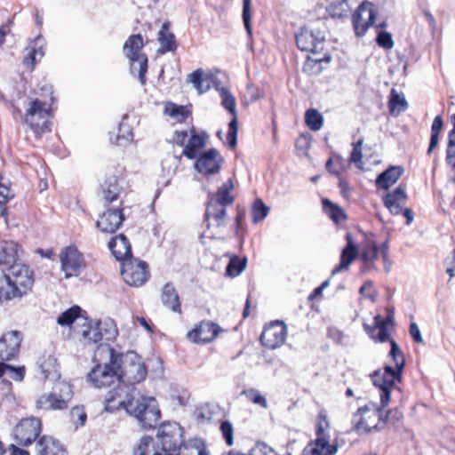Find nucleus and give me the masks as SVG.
I'll use <instances>...</instances> for the list:
<instances>
[{
	"instance_id": "13d9d810",
	"label": "nucleus",
	"mask_w": 455,
	"mask_h": 455,
	"mask_svg": "<svg viewBox=\"0 0 455 455\" xmlns=\"http://www.w3.org/2000/svg\"><path fill=\"white\" fill-rule=\"evenodd\" d=\"M237 131H238V123L236 116H234L232 120L228 124V145L231 148H235L237 143Z\"/></svg>"
},
{
	"instance_id": "4468645a",
	"label": "nucleus",
	"mask_w": 455,
	"mask_h": 455,
	"mask_svg": "<svg viewBox=\"0 0 455 455\" xmlns=\"http://www.w3.org/2000/svg\"><path fill=\"white\" fill-rule=\"evenodd\" d=\"M42 420L39 418L30 417L21 419L14 427V437L21 446L31 445L40 435Z\"/></svg>"
},
{
	"instance_id": "c85d7f7f",
	"label": "nucleus",
	"mask_w": 455,
	"mask_h": 455,
	"mask_svg": "<svg viewBox=\"0 0 455 455\" xmlns=\"http://www.w3.org/2000/svg\"><path fill=\"white\" fill-rule=\"evenodd\" d=\"M233 188L232 180H227L219 188L215 194H209L208 202L226 208L228 205L232 204L235 200L234 196L230 194Z\"/></svg>"
},
{
	"instance_id": "f257e3e1",
	"label": "nucleus",
	"mask_w": 455,
	"mask_h": 455,
	"mask_svg": "<svg viewBox=\"0 0 455 455\" xmlns=\"http://www.w3.org/2000/svg\"><path fill=\"white\" fill-rule=\"evenodd\" d=\"M136 389L123 382L109 390L105 397V409L115 411L124 409L126 412L137 419L141 427L151 429L155 427L161 416L156 400L154 397H135Z\"/></svg>"
},
{
	"instance_id": "bb28decb",
	"label": "nucleus",
	"mask_w": 455,
	"mask_h": 455,
	"mask_svg": "<svg viewBox=\"0 0 455 455\" xmlns=\"http://www.w3.org/2000/svg\"><path fill=\"white\" fill-rule=\"evenodd\" d=\"M108 248L117 260L132 259V248L128 238L124 235H119L108 242Z\"/></svg>"
},
{
	"instance_id": "2eb2a0df",
	"label": "nucleus",
	"mask_w": 455,
	"mask_h": 455,
	"mask_svg": "<svg viewBox=\"0 0 455 455\" xmlns=\"http://www.w3.org/2000/svg\"><path fill=\"white\" fill-rule=\"evenodd\" d=\"M59 257L65 278L77 276L86 266L84 255L76 246L70 245L63 248Z\"/></svg>"
},
{
	"instance_id": "79ce46f5",
	"label": "nucleus",
	"mask_w": 455,
	"mask_h": 455,
	"mask_svg": "<svg viewBox=\"0 0 455 455\" xmlns=\"http://www.w3.org/2000/svg\"><path fill=\"white\" fill-rule=\"evenodd\" d=\"M388 108L390 114H394L395 112L399 114L406 111L408 108V103L403 94L398 93L395 89H392L389 95Z\"/></svg>"
},
{
	"instance_id": "6e6552de",
	"label": "nucleus",
	"mask_w": 455,
	"mask_h": 455,
	"mask_svg": "<svg viewBox=\"0 0 455 455\" xmlns=\"http://www.w3.org/2000/svg\"><path fill=\"white\" fill-rule=\"evenodd\" d=\"M328 428L329 421L327 417L320 413L315 430L316 439L314 443L307 444L304 448L303 455H335L337 453L338 447L331 444L329 442Z\"/></svg>"
},
{
	"instance_id": "b1692460",
	"label": "nucleus",
	"mask_w": 455,
	"mask_h": 455,
	"mask_svg": "<svg viewBox=\"0 0 455 455\" xmlns=\"http://www.w3.org/2000/svg\"><path fill=\"white\" fill-rule=\"evenodd\" d=\"M345 239L347 241V244L341 251L339 264L336 266L331 271L332 275L342 271L347 270L350 264L358 256V248L357 245L353 241L352 235L350 233H347Z\"/></svg>"
},
{
	"instance_id": "a18cd8bd",
	"label": "nucleus",
	"mask_w": 455,
	"mask_h": 455,
	"mask_svg": "<svg viewBox=\"0 0 455 455\" xmlns=\"http://www.w3.org/2000/svg\"><path fill=\"white\" fill-rule=\"evenodd\" d=\"M364 330L371 336V338L376 341L385 342L389 339V334L387 327L380 324H375L373 328L367 324H363Z\"/></svg>"
},
{
	"instance_id": "0eeeda50",
	"label": "nucleus",
	"mask_w": 455,
	"mask_h": 455,
	"mask_svg": "<svg viewBox=\"0 0 455 455\" xmlns=\"http://www.w3.org/2000/svg\"><path fill=\"white\" fill-rule=\"evenodd\" d=\"M157 450L169 453H177L183 444V429L176 422H165L160 425L156 440Z\"/></svg>"
},
{
	"instance_id": "4be33fe9",
	"label": "nucleus",
	"mask_w": 455,
	"mask_h": 455,
	"mask_svg": "<svg viewBox=\"0 0 455 455\" xmlns=\"http://www.w3.org/2000/svg\"><path fill=\"white\" fill-rule=\"evenodd\" d=\"M41 90L49 95V99L37 98L32 100L29 104V108L26 114H52L56 111L54 107L55 98L53 97V92L52 85H44Z\"/></svg>"
},
{
	"instance_id": "9d476101",
	"label": "nucleus",
	"mask_w": 455,
	"mask_h": 455,
	"mask_svg": "<svg viewBox=\"0 0 455 455\" xmlns=\"http://www.w3.org/2000/svg\"><path fill=\"white\" fill-rule=\"evenodd\" d=\"M81 336L86 343H98L102 339L106 341L113 340L117 335L116 328L111 323H92L87 317L81 319Z\"/></svg>"
},
{
	"instance_id": "412c9836",
	"label": "nucleus",
	"mask_w": 455,
	"mask_h": 455,
	"mask_svg": "<svg viewBox=\"0 0 455 455\" xmlns=\"http://www.w3.org/2000/svg\"><path fill=\"white\" fill-rule=\"evenodd\" d=\"M221 331V328L213 322L203 321L188 333V338L194 343H209Z\"/></svg>"
},
{
	"instance_id": "39448f33",
	"label": "nucleus",
	"mask_w": 455,
	"mask_h": 455,
	"mask_svg": "<svg viewBox=\"0 0 455 455\" xmlns=\"http://www.w3.org/2000/svg\"><path fill=\"white\" fill-rule=\"evenodd\" d=\"M73 398L72 386L65 381L55 384L50 393L43 394L36 402V408L44 411H62Z\"/></svg>"
},
{
	"instance_id": "5fc2aeb1",
	"label": "nucleus",
	"mask_w": 455,
	"mask_h": 455,
	"mask_svg": "<svg viewBox=\"0 0 455 455\" xmlns=\"http://www.w3.org/2000/svg\"><path fill=\"white\" fill-rule=\"evenodd\" d=\"M130 116H123L118 126L117 139H123L127 141L132 140L133 138L132 127L129 123Z\"/></svg>"
},
{
	"instance_id": "e433bc0d",
	"label": "nucleus",
	"mask_w": 455,
	"mask_h": 455,
	"mask_svg": "<svg viewBox=\"0 0 455 455\" xmlns=\"http://www.w3.org/2000/svg\"><path fill=\"white\" fill-rule=\"evenodd\" d=\"M331 57L330 54L325 53L322 58L307 57L303 66V71L309 76L319 75L324 68L323 64H329Z\"/></svg>"
},
{
	"instance_id": "c03bdc74",
	"label": "nucleus",
	"mask_w": 455,
	"mask_h": 455,
	"mask_svg": "<svg viewBox=\"0 0 455 455\" xmlns=\"http://www.w3.org/2000/svg\"><path fill=\"white\" fill-rule=\"evenodd\" d=\"M21 295L22 293L18 291V288H15L5 277H2L0 285V302L10 300Z\"/></svg>"
},
{
	"instance_id": "e2e57ef3",
	"label": "nucleus",
	"mask_w": 455,
	"mask_h": 455,
	"mask_svg": "<svg viewBox=\"0 0 455 455\" xmlns=\"http://www.w3.org/2000/svg\"><path fill=\"white\" fill-rule=\"evenodd\" d=\"M376 42L379 46L386 50L391 49L394 45L392 36L387 31H379L377 35Z\"/></svg>"
},
{
	"instance_id": "bf43d9fd",
	"label": "nucleus",
	"mask_w": 455,
	"mask_h": 455,
	"mask_svg": "<svg viewBox=\"0 0 455 455\" xmlns=\"http://www.w3.org/2000/svg\"><path fill=\"white\" fill-rule=\"evenodd\" d=\"M2 367L4 370V373L6 371H10L12 379H13L16 381H22L25 377V367L20 366V367H14L10 364H7L5 363H2Z\"/></svg>"
},
{
	"instance_id": "603ef678",
	"label": "nucleus",
	"mask_w": 455,
	"mask_h": 455,
	"mask_svg": "<svg viewBox=\"0 0 455 455\" xmlns=\"http://www.w3.org/2000/svg\"><path fill=\"white\" fill-rule=\"evenodd\" d=\"M269 212V208L263 203L261 199H256L252 205L251 215L252 221L258 223L264 220Z\"/></svg>"
},
{
	"instance_id": "6e6d98bb",
	"label": "nucleus",
	"mask_w": 455,
	"mask_h": 455,
	"mask_svg": "<svg viewBox=\"0 0 455 455\" xmlns=\"http://www.w3.org/2000/svg\"><path fill=\"white\" fill-rule=\"evenodd\" d=\"M325 167L329 172L339 175L344 169V160L340 156L333 155L326 162Z\"/></svg>"
},
{
	"instance_id": "393cba45",
	"label": "nucleus",
	"mask_w": 455,
	"mask_h": 455,
	"mask_svg": "<svg viewBox=\"0 0 455 455\" xmlns=\"http://www.w3.org/2000/svg\"><path fill=\"white\" fill-rule=\"evenodd\" d=\"M171 22L164 21L157 33V40L160 47L157 50L159 54H165L169 52H175L178 48L175 35L170 31Z\"/></svg>"
},
{
	"instance_id": "f03ea898",
	"label": "nucleus",
	"mask_w": 455,
	"mask_h": 455,
	"mask_svg": "<svg viewBox=\"0 0 455 455\" xmlns=\"http://www.w3.org/2000/svg\"><path fill=\"white\" fill-rule=\"evenodd\" d=\"M391 349L390 356L395 362V367L385 366L384 371H375L371 375L373 385L379 388L380 403L386 407L390 401V393L395 381L401 380L402 371L405 364V359L397 343L390 340Z\"/></svg>"
},
{
	"instance_id": "473e14b6",
	"label": "nucleus",
	"mask_w": 455,
	"mask_h": 455,
	"mask_svg": "<svg viewBox=\"0 0 455 455\" xmlns=\"http://www.w3.org/2000/svg\"><path fill=\"white\" fill-rule=\"evenodd\" d=\"M19 245L12 241L0 242V265L11 266L19 259Z\"/></svg>"
},
{
	"instance_id": "49530a36",
	"label": "nucleus",
	"mask_w": 455,
	"mask_h": 455,
	"mask_svg": "<svg viewBox=\"0 0 455 455\" xmlns=\"http://www.w3.org/2000/svg\"><path fill=\"white\" fill-rule=\"evenodd\" d=\"M246 264V258L241 259L237 256H233L227 266V274L230 276H237L243 271Z\"/></svg>"
},
{
	"instance_id": "a19ab883",
	"label": "nucleus",
	"mask_w": 455,
	"mask_h": 455,
	"mask_svg": "<svg viewBox=\"0 0 455 455\" xmlns=\"http://www.w3.org/2000/svg\"><path fill=\"white\" fill-rule=\"evenodd\" d=\"M81 307L78 306H73L60 315L57 318V323L61 326H68L75 321H78V324L81 325L84 317L80 316Z\"/></svg>"
},
{
	"instance_id": "052dcab7",
	"label": "nucleus",
	"mask_w": 455,
	"mask_h": 455,
	"mask_svg": "<svg viewBox=\"0 0 455 455\" xmlns=\"http://www.w3.org/2000/svg\"><path fill=\"white\" fill-rule=\"evenodd\" d=\"M393 201V203H400V204H405L406 202V194L404 188H403L401 186L396 188L392 193H388L384 197V202Z\"/></svg>"
},
{
	"instance_id": "58836bf2",
	"label": "nucleus",
	"mask_w": 455,
	"mask_h": 455,
	"mask_svg": "<svg viewBox=\"0 0 455 455\" xmlns=\"http://www.w3.org/2000/svg\"><path fill=\"white\" fill-rule=\"evenodd\" d=\"M323 212L336 224L347 219L344 210L327 198L322 200Z\"/></svg>"
},
{
	"instance_id": "3c124183",
	"label": "nucleus",
	"mask_w": 455,
	"mask_h": 455,
	"mask_svg": "<svg viewBox=\"0 0 455 455\" xmlns=\"http://www.w3.org/2000/svg\"><path fill=\"white\" fill-rule=\"evenodd\" d=\"M242 395H244L247 400L251 402L254 404L259 405L260 407L267 409V402L264 395H262L259 391L256 388H249L244 389L241 393Z\"/></svg>"
},
{
	"instance_id": "680f3d73",
	"label": "nucleus",
	"mask_w": 455,
	"mask_h": 455,
	"mask_svg": "<svg viewBox=\"0 0 455 455\" xmlns=\"http://www.w3.org/2000/svg\"><path fill=\"white\" fill-rule=\"evenodd\" d=\"M243 97L245 103H251L261 97V92L257 86L248 84Z\"/></svg>"
},
{
	"instance_id": "7ed1b4c3",
	"label": "nucleus",
	"mask_w": 455,
	"mask_h": 455,
	"mask_svg": "<svg viewBox=\"0 0 455 455\" xmlns=\"http://www.w3.org/2000/svg\"><path fill=\"white\" fill-rule=\"evenodd\" d=\"M106 355L108 363H98L88 373V380L95 387L100 388L109 386L116 381L118 382V370L121 369L120 361L122 355L108 344L100 345L96 351L95 356Z\"/></svg>"
},
{
	"instance_id": "2f4dec72",
	"label": "nucleus",
	"mask_w": 455,
	"mask_h": 455,
	"mask_svg": "<svg viewBox=\"0 0 455 455\" xmlns=\"http://www.w3.org/2000/svg\"><path fill=\"white\" fill-rule=\"evenodd\" d=\"M23 123L29 127L36 137L50 132L52 127L48 116H24Z\"/></svg>"
},
{
	"instance_id": "8fccbe9b",
	"label": "nucleus",
	"mask_w": 455,
	"mask_h": 455,
	"mask_svg": "<svg viewBox=\"0 0 455 455\" xmlns=\"http://www.w3.org/2000/svg\"><path fill=\"white\" fill-rule=\"evenodd\" d=\"M218 90L220 92V96L221 99V105L224 107V108L227 111H228L229 114H236V112H235L236 103H235V97L231 94V92L228 89H226L224 87H221Z\"/></svg>"
},
{
	"instance_id": "423d86ee",
	"label": "nucleus",
	"mask_w": 455,
	"mask_h": 455,
	"mask_svg": "<svg viewBox=\"0 0 455 455\" xmlns=\"http://www.w3.org/2000/svg\"><path fill=\"white\" fill-rule=\"evenodd\" d=\"M122 355L121 369L118 370V382H123L131 387L146 379L147 368L141 358L134 352H128Z\"/></svg>"
},
{
	"instance_id": "ea45409f",
	"label": "nucleus",
	"mask_w": 455,
	"mask_h": 455,
	"mask_svg": "<svg viewBox=\"0 0 455 455\" xmlns=\"http://www.w3.org/2000/svg\"><path fill=\"white\" fill-rule=\"evenodd\" d=\"M188 81L193 84L199 94L206 92L211 88L210 80L204 76V72L202 68H197L189 74Z\"/></svg>"
},
{
	"instance_id": "72a5a7b5",
	"label": "nucleus",
	"mask_w": 455,
	"mask_h": 455,
	"mask_svg": "<svg viewBox=\"0 0 455 455\" xmlns=\"http://www.w3.org/2000/svg\"><path fill=\"white\" fill-rule=\"evenodd\" d=\"M133 455H177L157 450V443L151 436H143L133 449Z\"/></svg>"
},
{
	"instance_id": "09e8293b",
	"label": "nucleus",
	"mask_w": 455,
	"mask_h": 455,
	"mask_svg": "<svg viewBox=\"0 0 455 455\" xmlns=\"http://www.w3.org/2000/svg\"><path fill=\"white\" fill-rule=\"evenodd\" d=\"M242 19L249 39L252 37L251 28V0H243Z\"/></svg>"
},
{
	"instance_id": "c9c22d12",
	"label": "nucleus",
	"mask_w": 455,
	"mask_h": 455,
	"mask_svg": "<svg viewBox=\"0 0 455 455\" xmlns=\"http://www.w3.org/2000/svg\"><path fill=\"white\" fill-rule=\"evenodd\" d=\"M227 211L225 207L219 206L212 203L207 202L206 211L204 213V221L207 223L208 228H210L211 226V219H212L215 221V225L217 227L224 226Z\"/></svg>"
},
{
	"instance_id": "c756f323",
	"label": "nucleus",
	"mask_w": 455,
	"mask_h": 455,
	"mask_svg": "<svg viewBox=\"0 0 455 455\" xmlns=\"http://www.w3.org/2000/svg\"><path fill=\"white\" fill-rule=\"evenodd\" d=\"M161 301L163 305L175 313H181V304L178 292L172 283H167L162 289Z\"/></svg>"
},
{
	"instance_id": "1a4fd4ad",
	"label": "nucleus",
	"mask_w": 455,
	"mask_h": 455,
	"mask_svg": "<svg viewBox=\"0 0 455 455\" xmlns=\"http://www.w3.org/2000/svg\"><path fill=\"white\" fill-rule=\"evenodd\" d=\"M143 47V38L141 35H132L124 43V52L131 60V72L136 68V63H139V79L141 84L146 83V74L148 71V58L146 54L140 53Z\"/></svg>"
},
{
	"instance_id": "de8ad7c7",
	"label": "nucleus",
	"mask_w": 455,
	"mask_h": 455,
	"mask_svg": "<svg viewBox=\"0 0 455 455\" xmlns=\"http://www.w3.org/2000/svg\"><path fill=\"white\" fill-rule=\"evenodd\" d=\"M443 122L441 116H436L433 121L432 127H431L430 143H429V147L427 149L428 155L431 154L433 149L438 144V137H439V133L443 128Z\"/></svg>"
},
{
	"instance_id": "0e129e2a",
	"label": "nucleus",
	"mask_w": 455,
	"mask_h": 455,
	"mask_svg": "<svg viewBox=\"0 0 455 455\" xmlns=\"http://www.w3.org/2000/svg\"><path fill=\"white\" fill-rule=\"evenodd\" d=\"M359 293L371 299L372 302L376 300L378 296V292L374 289L373 283L371 281L365 282L364 284L360 288Z\"/></svg>"
},
{
	"instance_id": "20e7f679",
	"label": "nucleus",
	"mask_w": 455,
	"mask_h": 455,
	"mask_svg": "<svg viewBox=\"0 0 455 455\" xmlns=\"http://www.w3.org/2000/svg\"><path fill=\"white\" fill-rule=\"evenodd\" d=\"M374 403H369L360 407L352 417V428L358 434H368L371 430H379L383 427L387 415L383 419V409Z\"/></svg>"
},
{
	"instance_id": "f704fd0d",
	"label": "nucleus",
	"mask_w": 455,
	"mask_h": 455,
	"mask_svg": "<svg viewBox=\"0 0 455 455\" xmlns=\"http://www.w3.org/2000/svg\"><path fill=\"white\" fill-rule=\"evenodd\" d=\"M401 166H391L381 172L376 179V185L379 188L387 189L393 186L402 176Z\"/></svg>"
},
{
	"instance_id": "f3484780",
	"label": "nucleus",
	"mask_w": 455,
	"mask_h": 455,
	"mask_svg": "<svg viewBox=\"0 0 455 455\" xmlns=\"http://www.w3.org/2000/svg\"><path fill=\"white\" fill-rule=\"evenodd\" d=\"M376 18V12L370 2L362 3L353 14V27L357 36H363L368 28L372 26Z\"/></svg>"
},
{
	"instance_id": "6ab92c4d",
	"label": "nucleus",
	"mask_w": 455,
	"mask_h": 455,
	"mask_svg": "<svg viewBox=\"0 0 455 455\" xmlns=\"http://www.w3.org/2000/svg\"><path fill=\"white\" fill-rule=\"evenodd\" d=\"M286 334L284 323L275 321L264 328L260 335V342L266 347L275 349L284 343Z\"/></svg>"
},
{
	"instance_id": "69168bd1",
	"label": "nucleus",
	"mask_w": 455,
	"mask_h": 455,
	"mask_svg": "<svg viewBox=\"0 0 455 455\" xmlns=\"http://www.w3.org/2000/svg\"><path fill=\"white\" fill-rule=\"evenodd\" d=\"M446 161L450 166L455 168V132L449 136Z\"/></svg>"
},
{
	"instance_id": "cd10ccee",
	"label": "nucleus",
	"mask_w": 455,
	"mask_h": 455,
	"mask_svg": "<svg viewBox=\"0 0 455 455\" xmlns=\"http://www.w3.org/2000/svg\"><path fill=\"white\" fill-rule=\"evenodd\" d=\"M44 39L41 35L37 36L34 40H32L26 49L28 53L23 60L24 65L33 69L35 64L37 61V59L40 60L44 55Z\"/></svg>"
},
{
	"instance_id": "4d7b16f0",
	"label": "nucleus",
	"mask_w": 455,
	"mask_h": 455,
	"mask_svg": "<svg viewBox=\"0 0 455 455\" xmlns=\"http://www.w3.org/2000/svg\"><path fill=\"white\" fill-rule=\"evenodd\" d=\"M70 418L76 428L83 427L87 420L86 412L84 411V407L80 406H74L70 410Z\"/></svg>"
},
{
	"instance_id": "7c9ffc66",
	"label": "nucleus",
	"mask_w": 455,
	"mask_h": 455,
	"mask_svg": "<svg viewBox=\"0 0 455 455\" xmlns=\"http://www.w3.org/2000/svg\"><path fill=\"white\" fill-rule=\"evenodd\" d=\"M379 253L381 254L383 260L387 259L388 256V246L387 243H383L380 247H379L375 242L368 240L362 249L361 259L365 263H371L378 258Z\"/></svg>"
},
{
	"instance_id": "864d4df0",
	"label": "nucleus",
	"mask_w": 455,
	"mask_h": 455,
	"mask_svg": "<svg viewBox=\"0 0 455 455\" xmlns=\"http://www.w3.org/2000/svg\"><path fill=\"white\" fill-rule=\"evenodd\" d=\"M177 455H209L203 443L181 445L177 451Z\"/></svg>"
},
{
	"instance_id": "ddd939ff",
	"label": "nucleus",
	"mask_w": 455,
	"mask_h": 455,
	"mask_svg": "<svg viewBox=\"0 0 455 455\" xmlns=\"http://www.w3.org/2000/svg\"><path fill=\"white\" fill-rule=\"evenodd\" d=\"M121 275L127 284L135 287L143 285L149 277L147 263L132 258L122 263Z\"/></svg>"
},
{
	"instance_id": "774afa93",
	"label": "nucleus",
	"mask_w": 455,
	"mask_h": 455,
	"mask_svg": "<svg viewBox=\"0 0 455 455\" xmlns=\"http://www.w3.org/2000/svg\"><path fill=\"white\" fill-rule=\"evenodd\" d=\"M307 125L313 131H318L323 126V116H305Z\"/></svg>"
},
{
	"instance_id": "5701e85b",
	"label": "nucleus",
	"mask_w": 455,
	"mask_h": 455,
	"mask_svg": "<svg viewBox=\"0 0 455 455\" xmlns=\"http://www.w3.org/2000/svg\"><path fill=\"white\" fill-rule=\"evenodd\" d=\"M124 220L122 210L108 209L97 221L96 226L104 233H114L120 228Z\"/></svg>"
},
{
	"instance_id": "dca6fc26",
	"label": "nucleus",
	"mask_w": 455,
	"mask_h": 455,
	"mask_svg": "<svg viewBox=\"0 0 455 455\" xmlns=\"http://www.w3.org/2000/svg\"><path fill=\"white\" fill-rule=\"evenodd\" d=\"M3 276L15 288H18V291L22 294L26 293L34 283L33 272L27 265L21 262L11 265L7 269V273H4Z\"/></svg>"
},
{
	"instance_id": "9b49d317",
	"label": "nucleus",
	"mask_w": 455,
	"mask_h": 455,
	"mask_svg": "<svg viewBox=\"0 0 455 455\" xmlns=\"http://www.w3.org/2000/svg\"><path fill=\"white\" fill-rule=\"evenodd\" d=\"M298 48L303 52L319 53L325 46V31L320 28L308 26L303 27L296 34Z\"/></svg>"
},
{
	"instance_id": "a211bd4d",
	"label": "nucleus",
	"mask_w": 455,
	"mask_h": 455,
	"mask_svg": "<svg viewBox=\"0 0 455 455\" xmlns=\"http://www.w3.org/2000/svg\"><path fill=\"white\" fill-rule=\"evenodd\" d=\"M223 158L215 148H211L196 157V170L204 175L218 173L221 169Z\"/></svg>"
},
{
	"instance_id": "338daca9",
	"label": "nucleus",
	"mask_w": 455,
	"mask_h": 455,
	"mask_svg": "<svg viewBox=\"0 0 455 455\" xmlns=\"http://www.w3.org/2000/svg\"><path fill=\"white\" fill-rule=\"evenodd\" d=\"M220 431L228 445L233 444V426L229 421H223L220 425Z\"/></svg>"
},
{
	"instance_id": "37998d69",
	"label": "nucleus",
	"mask_w": 455,
	"mask_h": 455,
	"mask_svg": "<svg viewBox=\"0 0 455 455\" xmlns=\"http://www.w3.org/2000/svg\"><path fill=\"white\" fill-rule=\"evenodd\" d=\"M326 11L333 19H342L347 17L350 11L348 0L332 2L327 6Z\"/></svg>"
},
{
	"instance_id": "a878e982",
	"label": "nucleus",
	"mask_w": 455,
	"mask_h": 455,
	"mask_svg": "<svg viewBox=\"0 0 455 455\" xmlns=\"http://www.w3.org/2000/svg\"><path fill=\"white\" fill-rule=\"evenodd\" d=\"M36 455H64L65 449L59 440L51 435L39 437L36 443Z\"/></svg>"
},
{
	"instance_id": "f8f14e48",
	"label": "nucleus",
	"mask_w": 455,
	"mask_h": 455,
	"mask_svg": "<svg viewBox=\"0 0 455 455\" xmlns=\"http://www.w3.org/2000/svg\"><path fill=\"white\" fill-rule=\"evenodd\" d=\"M124 168L119 164L108 167L105 178L100 184V191L107 203H112L118 199L123 189L119 183L123 177Z\"/></svg>"
},
{
	"instance_id": "4c0bfd02",
	"label": "nucleus",
	"mask_w": 455,
	"mask_h": 455,
	"mask_svg": "<svg viewBox=\"0 0 455 455\" xmlns=\"http://www.w3.org/2000/svg\"><path fill=\"white\" fill-rule=\"evenodd\" d=\"M204 147V138L195 133V130L192 129L191 137L183 149V155L188 159H196L197 157L198 151Z\"/></svg>"
},
{
	"instance_id": "aec40b11",
	"label": "nucleus",
	"mask_w": 455,
	"mask_h": 455,
	"mask_svg": "<svg viewBox=\"0 0 455 455\" xmlns=\"http://www.w3.org/2000/svg\"><path fill=\"white\" fill-rule=\"evenodd\" d=\"M21 341L22 334L19 331L4 333L0 337V359L11 361L15 358L20 352Z\"/></svg>"
}]
</instances>
